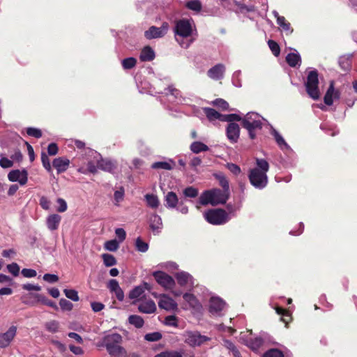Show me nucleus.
<instances>
[{
	"label": "nucleus",
	"mask_w": 357,
	"mask_h": 357,
	"mask_svg": "<svg viewBox=\"0 0 357 357\" xmlns=\"http://www.w3.org/2000/svg\"><path fill=\"white\" fill-rule=\"evenodd\" d=\"M257 167L250 170L248 178L250 183L256 188L263 189L268 184L266 173L269 170V164L262 158H256Z\"/></svg>",
	"instance_id": "f257e3e1"
},
{
	"label": "nucleus",
	"mask_w": 357,
	"mask_h": 357,
	"mask_svg": "<svg viewBox=\"0 0 357 357\" xmlns=\"http://www.w3.org/2000/svg\"><path fill=\"white\" fill-rule=\"evenodd\" d=\"M205 220L213 225H224L229 220L227 211L222 208L208 209L204 213Z\"/></svg>",
	"instance_id": "f03ea898"
},
{
	"label": "nucleus",
	"mask_w": 357,
	"mask_h": 357,
	"mask_svg": "<svg viewBox=\"0 0 357 357\" xmlns=\"http://www.w3.org/2000/svg\"><path fill=\"white\" fill-rule=\"evenodd\" d=\"M318 75L317 70L310 71L307 77V81L305 83L306 92L313 100H318L320 97Z\"/></svg>",
	"instance_id": "7ed1b4c3"
},
{
	"label": "nucleus",
	"mask_w": 357,
	"mask_h": 357,
	"mask_svg": "<svg viewBox=\"0 0 357 357\" xmlns=\"http://www.w3.org/2000/svg\"><path fill=\"white\" fill-rule=\"evenodd\" d=\"M174 31L176 36L186 38L192 35V27L188 19H181L175 22Z\"/></svg>",
	"instance_id": "20e7f679"
},
{
	"label": "nucleus",
	"mask_w": 357,
	"mask_h": 357,
	"mask_svg": "<svg viewBox=\"0 0 357 357\" xmlns=\"http://www.w3.org/2000/svg\"><path fill=\"white\" fill-rule=\"evenodd\" d=\"M184 342L192 347H199L209 340L205 335H202L198 331H185L183 334Z\"/></svg>",
	"instance_id": "39448f33"
},
{
	"label": "nucleus",
	"mask_w": 357,
	"mask_h": 357,
	"mask_svg": "<svg viewBox=\"0 0 357 357\" xmlns=\"http://www.w3.org/2000/svg\"><path fill=\"white\" fill-rule=\"evenodd\" d=\"M153 276L158 284L166 290L172 289L175 286V281L174 278L164 271H154L153 273Z\"/></svg>",
	"instance_id": "423d86ee"
},
{
	"label": "nucleus",
	"mask_w": 357,
	"mask_h": 357,
	"mask_svg": "<svg viewBox=\"0 0 357 357\" xmlns=\"http://www.w3.org/2000/svg\"><path fill=\"white\" fill-rule=\"evenodd\" d=\"M168 27L169 24L167 22H163L160 27L152 26L144 32V36L149 40L161 38L165 35Z\"/></svg>",
	"instance_id": "0eeeda50"
},
{
	"label": "nucleus",
	"mask_w": 357,
	"mask_h": 357,
	"mask_svg": "<svg viewBox=\"0 0 357 357\" xmlns=\"http://www.w3.org/2000/svg\"><path fill=\"white\" fill-rule=\"evenodd\" d=\"M8 178L11 182L18 181L21 185H24L28 181V172L23 169L11 170L8 174Z\"/></svg>",
	"instance_id": "6e6552de"
},
{
	"label": "nucleus",
	"mask_w": 357,
	"mask_h": 357,
	"mask_svg": "<svg viewBox=\"0 0 357 357\" xmlns=\"http://www.w3.org/2000/svg\"><path fill=\"white\" fill-rule=\"evenodd\" d=\"M17 334V326H11L6 332L0 334V348L3 349L10 345Z\"/></svg>",
	"instance_id": "1a4fd4ad"
},
{
	"label": "nucleus",
	"mask_w": 357,
	"mask_h": 357,
	"mask_svg": "<svg viewBox=\"0 0 357 357\" xmlns=\"http://www.w3.org/2000/svg\"><path fill=\"white\" fill-rule=\"evenodd\" d=\"M211 190L215 206L225 204L230 197V192H227L224 190L213 188Z\"/></svg>",
	"instance_id": "9d476101"
},
{
	"label": "nucleus",
	"mask_w": 357,
	"mask_h": 357,
	"mask_svg": "<svg viewBox=\"0 0 357 357\" xmlns=\"http://www.w3.org/2000/svg\"><path fill=\"white\" fill-rule=\"evenodd\" d=\"M240 127L236 123H228L226 128V135L229 141L232 143H236L240 136Z\"/></svg>",
	"instance_id": "9b49d317"
},
{
	"label": "nucleus",
	"mask_w": 357,
	"mask_h": 357,
	"mask_svg": "<svg viewBox=\"0 0 357 357\" xmlns=\"http://www.w3.org/2000/svg\"><path fill=\"white\" fill-rule=\"evenodd\" d=\"M340 98V92L339 90H335L334 81H331L329 87L324 96V101L326 105L331 106L333 103V99H339Z\"/></svg>",
	"instance_id": "f8f14e48"
},
{
	"label": "nucleus",
	"mask_w": 357,
	"mask_h": 357,
	"mask_svg": "<svg viewBox=\"0 0 357 357\" xmlns=\"http://www.w3.org/2000/svg\"><path fill=\"white\" fill-rule=\"evenodd\" d=\"M149 222L150 229L155 234L160 232V230L162 228V222L160 215L155 213L151 215Z\"/></svg>",
	"instance_id": "ddd939ff"
},
{
	"label": "nucleus",
	"mask_w": 357,
	"mask_h": 357,
	"mask_svg": "<svg viewBox=\"0 0 357 357\" xmlns=\"http://www.w3.org/2000/svg\"><path fill=\"white\" fill-rule=\"evenodd\" d=\"M242 127L248 130L250 138L254 139L256 137L255 130L262 128V122L257 121H252L250 123L248 121L245 120V125H243Z\"/></svg>",
	"instance_id": "4468645a"
},
{
	"label": "nucleus",
	"mask_w": 357,
	"mask_h": 357,
	"mask_svg": "<svg viewBox=\"0 0 357 357\" xmlns=\"http://www.w3.org/2000/svg\"><path fill=\"white\" fill-rule=\"evenodd\" d=\"M160 297L161 298L158 302V306L160 308L165 309L166 310H173L177 307V304L170 297L165 294H162Z\"/></svg>",
	"instance_id": "2eb2a0df"
},
{
	"label": "nucleus",
	"mask_w": 357,
	"mask_h": 357,
	"mask_svg": "<svg viewBox=\"0 0 357 357\" xmlns=\"http://www.w3.org/2000/svg\"><path fill=\"white\" fill-rule=\"evenodd\" d=\"M70 165V160L66 158L59 157L54 159L52 162L53 167L56 169L57 174L66 172Z\"/></svg>",
	"instance_id": "dca6fc26"
},
{
	"label": "nucleus",
	"mask_w": 357,
	"mask_h": 357,
	"mask_svg": "<svg viewBox=\"0 0 357 357\" xmlns=\"http://www.w3.org/2000/svg\"><path fill=\"white\" fill-rule=\"evenodd\" d=\"M225 68L222 63H218L208 70L207 75L211 79L218 80L223 77Z\"/></svg>",
	"instance_id": "f3484780"
},
{
	"label": "nucleus",
	"mask_w": 357,
	"mask_h": 357,
	"mask_svg": "<svg viewBox=\"0 0 357 357\" xmlns=\"http://www.w3.org/2000/svg\"><path fill=\"white\" fill-rule=\"evenodd\" d=\"M122 342V336L119 333H112L104 337V344L106 348L118 345Z\"/></svg>",
	"instance_id": "a211bd4d"
},
{
	"label": "nucleus",
	"mask_w": 357,
	"mask_h": 357,
	"mask_svg": "<svg viewBox=\"0 0 357 357\" xmlns=\"http://www.w3.org/2000/svg\"><path fill=\"white\" fill-rule=\"evenodd\" d=\"M61 220V217L58 214H52L47 218L46 224L47 228L51 230H56Z\"/></svg>",
	"instance_id": "6ab92c4d"
},
{
	"label": "nucleus",
	"mask_w": 357,
	"mask_h": 357,
	"mask_svg": "<svg viewBox=\"0 0 357 357\" xmlns=\"http://www.w3.org/2000/svg\"><path fill=\"white\" fill-rule=\"evenodd\" d=\"M225 305L221 298L213 297L210 300L209 311L212 313L220 312L224 309Z\"/></svg>",
	"instance_id": "aec40b11"
},
{
	"label": "nucleus",
	"mask_w": 357,
	"mask_h": 357,
	"mask_svg": "<svg viewBox=\"0 0 357 357\" xmlns=\"http://www.w3.org/2000/svg\"><path fill=\"white\" fill-rule=\"evenodd\" d=\"M138 310L142 313L151 314L155 312L156 305L153 301L149 300L139 304Z\"/></svg>",
	"instance_id": "412c9836"
},
{
	"label": "nucleus",
	"mask_w": 357,
	"mask_h": 357,
	"mask_svg": "<svg viewBox=\"0 0 357 357\" xmlns=\"http://www.w3.org/2000/svg\"><path fill=\"white\" fill-rule=\"evenodd\" d=\"M155 56L153 50L150 46H145L140 52L139 59L141 61H151Z\"/></svg>",
	"instance_id": "4be33fe9"
},
{
	"label": "nucleus",
	"mask_w": 357,
	"mask_h": 357,
	"mask_svg": "<svg viewBox=\"0 0 357 357\" xmlns=\"http://www.w3.org/2000/svg\"><path fill=\"white\" fill-rule=\"evenodd\" d=\"M275 16L277 18V23L282 28V30L285 31L287 34L291 33L293 29L291 26V24L287 21L285 17L279 15L278 13H275Z\"/></svg>",
	"instance_id": "5701e85b"
},
{
	"label": "nucleus",
	"mask_w": 357,
	"mask_h": 357,
	"mask_svg": "<svg viewBox=\"0 0 357 357\" xmlns=\"http://www.w3.org/2000/svg\"><path fill=\"white\" fill-rule=\"evenodd\" d=\"M213 176L218 181L220 186L222 188V190L230 192L229 181L223 173L219 172L213 174Z\"/></svg>",
	"instance_id": "b1692460"
},
{
	"label": "nucleus",
	"mask_w": 357,
	"mask_h": 357,
	"mask_svg": "<svg viewBox=\"0 0 357 357\" xmlns=\"http://www.w3.org/2000/svg\"><path fill=\"white\" fill-rule=\"evenodd\" d=\"M106 349L112 357H121L126 354L125 349L119 344L109 347Z\"/></svg>",
	"instance_id": "393cba45"
},
{
	"label": "nucleus",
	"mask_w": 357,
	"mask_h": 357,
	"mask_svg": "<svg viewBox=\"0 0 357 357\" xmlns=\"http://www.w3.org/2000/svg\"><path fill=\"white\" fill-rule=\"evenodd\" d=\"M213 202L214 199H213L211 190L203 192L199 198V204L203 206H206L208 204H211L212 206H215Z\"/></svg>",
	"instance_id": "a878e982"
},
{
	"label": "nucleus",
	"mask_w": 357,
	"mask_h": 357,
	"mask_svg": "<svg viewBox=\"0 0 357 357\" xmlns=\"http://www.w3.org/2000/svg\"><path fill=\"white\" fill-rule=\"evenodd\" d=\"M98 167L103 171L112 172L116 168V166L111 160L101 159L98 161Z\"/></svg>",
	"instance_id": "bb28decb"
},
{
	"label": "nucleus",
	"mask_w": 357,
	"mask_h": 357,
	"mask_svg": "<svg viewBox=\"0 0 357 357\" xmlns=\"http://www.w3.org/2000/svg\"><path fill=\"white\" fill-rule=\"evenodd\" d=\"M264 340L260 337L250 338L246 341L245 344L252 351H257L263 344Z\"/></svg>",
	"instance_id": "cd10ccee"
},
{
	"label": "nucleus",
	"mask_w": 357,
	"mask_h": 357,
	"mask_svg": "<svg viewBox=\"0 0 357 357\" xmlns=\"http://www.w3.org/2000/svg\"><path fill=\"white\" fill-rule=\"evenodd\" d=\"M286 62L291 67H296L297 65L301 64V58L298 54L289 53L286 56Z\"/></svg>",
	"instance_id": "c85d7f7f"
},
{
	"label": "nucleus",
	"mask_w": 357,
	"mask_h": 357,
	"mask_svg": "<svg viewBox=\"0 0 357 357\" xmlns=\"http://www.w3.org/2000/svg\"><path fill=\"white\" fill-rule=\"evenodd\" d=\"M166 206L168 208H175L178 204V199L176 194L174 192H167L165 196Z\"/></svg>",
	"instance_id": "c756f323"
},
{
	"label": "nucleus",
	"mask_w": 357,
	"mask_h": 357,
	"mask_svg": "<svg viewBox=\"0 0 357 357\" xmlns=\"http://www.w3.org/2000/svg\"><path fill=\"white\" fill-rule=\"evenodd\" d=\"M33 296L35 298H36L38 302H40V303H42L43 304L45 305H47V306H50L51 307H53L56 310H58V307H57L56 304L54 301L48 299L44 295L39 294H35L33 295Z\"/></svg>",
	"instance_id": "7c9ffc66"
},
{
	"label": "nucleus",
	"mask_w": 357,
	"mask_h": 357,
	"mask_svg": "<svg viewBox=\"0 0 357 357\" xmlns=\"http://www.w3.org/2000/svg\"><path fill=\"white\" fill-rule=\"evenodd\" d=\"M191 275L185 272L177 273L176 275V279L177 280V282L181 287L186 285L191 279Z\"/></svg>",
	"instance_id": "2f4dec72"
},
{
	"label": "nucleus",
	"mask_w": 357,
	"mask_h": 357,
	"mask_svg": "<svg viewBox=\"0 0 357 357\" xmlns=\"http://www.w3.org/2000/svg\"><path fill=\"white\" fill-rule=\"evenodd\" d=\"M208 146L201 142H194L190 145V150L195 153H199L208 150Z\"/></svg>",
	"instance_id": "473e14b6"
},
{
	"label": "nucleus",
	"mask_w": 357,
	"mask_h": 357,
	"mask_svg": "<svg viewBox=\"0 0 357 357\" xmlns=\"http://www.w3.org/2000/svg\"><path fill=\"white\" fill-rule=\"evenodd\" d=\"M128 321L130 324L135 326L137 328H141L144 324L143 318L139 315H130L128 317Z\"/></svg>",
	"instance_id": "72a5a7b5"
},
{
	"label": "nucleus",
	"mask_w": 357,
	"mask_h": 357,
	"mask_svg": "<svg viewBox=\"0 0 357 357\" xmlns=\"http://www.w3.org/2000/svg\"><path fill=\"white\" fill-rule=\"evenodd\" d=\"M145 199L147 202V205L152 208H156L159 206V199L158 197L153 194H147L145 195Z\"/></svg>",
	"instance_id": "f704fd0d"
},
{
	"label": "nucleus",
	"mask_w": 357,
	"mask_h": 357,
	"mask_svg": "<svg viewBox=\"0 0 357 357\" xmlns=\"http://www.w3.org/2000/svg\"><path fill=\"white\" fill-rule=\"evenodd\" d=\"M223 345L225 348L232 352L234 357H241L240 351L231 340H224Z\"/></svg>",
	"instance_id": "c9c22d12"
},
{
	"label": "nucleus",
	"mask_w": 357,
	"mask_h": 357,
	"mask_svg": "<svg viewBox=\"0 0 357 357\" xmlns=\"http://www.w3.org/2000/svg\"><path fill=\"white\" fill-rule=\"evenodd\" d=\"M203 110L207 119L211 121L220 118V113L213 108L204 107Z\"/></svg>",
	"instance_id": "e433bc0d"
},
{
	"label": "nucleus",
	"mask_w": 357,
	"mask_h": 357,
	"mask_svg": "<svg viewBox=\"0 0 357 357\" xmlns=\"http://www.w3.org/2000/svg\"><path fill=\"white\" fill-rule=\"evenodd\" d=\"M185 7L189 10L199 12L202 8V5L199 0H191L185 3Z\"/></svg>",
	"instance_id": "4c0bfd02"
},
{
	"label": "nucleus",
	"mask_w": 357,
	"mask_h": 357,
	"mask_svg": "<svg viewBox=\"0 0 357 357\" xmlns=\"http://www.w3.org/2000/svg\"><path fill=\"white\" fill-rule=\"evenodd\" d=\"M121 64L124 70H130L136 66L137 59L134 57H128L122 60Z\"/></svg>",
	"instance_id": "58836bf2"
},
{
	"label": "nucleus",
	"mask_w": 357,
	"mask_h": 357,
	"mask_svg": "<svg viewBox=\"0 0 357 357\" xmlns=\"http://www.w3.org/2000/svg\"><path fill=\"white\" fill-rule=\"evenodd\" d=\"M155 357H183V352L173 350H167L160 352Z\"/></svg>",
	"instance_id": "ea45409f"
},
{
	"label": "nucleus",
	"mask_w": 357,
	"mask_h": 357,
	"mask_svg": "<svg viewBox=\"0 0 357 357\" xmlns=\"http://www.w3.org/2000/svg\"><path fill=\"white\" fill-rule=\"evenodd\" d=\"M102 258L103 259L104 264L107 266H112L116 264L115 257L110 254H102Z\"/></svg>",
	"instance_id": "a19ab883"
},
{
	"label": "nucleus",
	"mask_w": 357,
	"mask_h": 357,
	"mask_svg": "<svg viewBox=\"0 0 357 357\" xmlns=\"http://www.w3.org/2000/svg\"><path fill=\"white\" fill-rule=\"evenodd\" d=\"M211 103L213 106H215L223 111L227 110L229 108V103L222 98H216Z\"/></svg>",
	"instance_id": "79ce46f5"
},
{
	"label": "nucleus",
	"mask_w": 357,
	"mask_h": 357,
	"mask_svg": "<svg viewBox=\"0 0 357 357\" xmlns=\"http://www.w3.org/2000/svg\"><path fill=\"white\" fill-rule=\"evenodd\" d=\"M98 165H96L92 161H89L88 163H87V167H86V169H84L83 167L82 168H79L78 169L79 172L80 173H82V174H86V172H90L91 174H96L97 172V169H98Z\"/></svg>",
	"instance_id": "37998d69"
},
{
	"label": "nucleus",
	"mask_w": 357,
	"mask_h": 357,
	"mask_svg": "<svg viewBox=\"0 0 357 357\" xmlns=\"http://www.w3.org/2000/svg\"><path fill=\"white\" fill-rule=\"evenodd\" d=\"M263 357H284V354L279 349H270L263 354Z\"/></svg>",
	"instance_id": "c03bdc74"
},
{
	"label": "nucleus",
	"mask_w": 357,
	"mask_h": 357,
	"mask_svg": "<svg viewBox=\"0 0 357 357\" xmlns=\"http://www.w3.org/2000/svg\"><path fill=\"white\" fill-rule=\"evenodd\" d=\"M135 246L139 252H145L149 250V244L143 241L140 237L136 239Z\"/></svg>",
	"instance_id": "a18cd8bd"
},
{
	"label": "nucleus",
	"mask_w": 357,
	"mask_h": 357,
	"mask_svg": "<svg viewBox=\"0 0 357 357\" xmlns=\"http://www.w3.org/2000/svg\"><path fill=\"white\" fill-rule=\"evenodd\" d=\"M268 45L273 54L275 56H278L280 54V47L278 43L275 42V40H269L268 41Z\"/></svg>",
	"instance_id": "49530a36"
},
{
	"label": "nucleus",
	"mask_w": 357,
	"mask_h": 357,
	"mask_svg": "<svg viewBox=\"0 0 357 357\" xmlns=\"http://www.w3.org/2000/svg\"><path fill=\"white\" fill-rule=\"evenodd\" d=\"M59 324L56 320H52L50 321H48L45 323V327L47 331H48L50 333H56L59 329Z\"/></svg>",
	"instance_id": "de8ad7c7"
},
{
	"label": "nucleus",
	"mask_w": 357,
	"mask_h": 357,
	"mask_svg": "<svg viewBox=\"0 0 357 357\" xmlns=\"http://www.w3.org/2000/svg\"><path fill=\"white\" fill-rule=\"evenodd\" d=\"M144 293V289L141 286L135 287L132 289L128 295L130 299H135L139 298Z\"/></svg>",
	"instance_id": "09e8293b"
},
{
	"label": "nucleus",
	"mask_w": 357,
	"mask_h": 357,
	"mask_svg": "<svg viewBox=\"0 0 357 357\" xmlns=\"http://www.w3.org/2000/svg\"><path fill=\"white\" fill-rule=\"evenodd\" d=\"M41 162L43 167L49 172L52 171V166L48 155L45 152L41 153Z\"/></svg>",
	"instance_id": "8fccbe9b"
},
{
	"label": "nucleus",
	"mask_w": 357,
	"mask_h": 357,
	"mask_svg": "<svg viewBox=\"0 0 357 357\" xmlns=\"http://www.w3.org/2000/svg\"><path fill=\"white\" fill-rule=\"evenodd\" d=\"M119 247V243L115 239L107 241L105 243V248L109 251L114 252L117 250Z\"/></svg>",
	"instance_id": "3c124183"
},
{
	"label": "nucleus",
	"mask_w": 357,
	"mask_h": 357,
	"mask_svg": "<svg viewBox=\"0 0 357 357\" xmlns=\"http://www.w3.org/2000/svg\"><path fill=\"white\" fill-rule=\"evenodd\" d=\"M26 134L36 139L40 138L43 135L42 131L40 129L31 127L26 128Z\"/></svg>",
	"instance_id": "603ef678"
},
{
	"label": "nucleus",
	"mask_w": 357,
	"mask_h": 357,
	"mask_svg": "<svg viewBox=\"0 0 357 357\" xmlns=\"http://www.w3.org/2000/svg\"><path fill=\"white\" fill-rule=\"evenodd\" d=\"M153 169H163L167 170L172 169V166L167 162H156L152 164Z\"/></svg>",
	"instance_id": "864d4df0"
},
{
	"label": "nucleus",
	"mask_w": 357,
	"mask_h": 357,
	"mask_svg": "<svg viewBox=\"0 0 357 357\" xmlns=\"http://www.w3.org/2000/svg\"><path fill=\"white\" fill-rule=\"evenodd\" d=\"M162 338V334L159 332H153L147 333L144 336V339L149 342L158 341Z\"/></svg>",
	"instance_id": "5fc2aeb1"
},
{
	"label": "nucleus",
	"mask_w": 357,
	"mask_h": 357,
	"mask_svg": "<svg viewBox=\"0 0 357 357\" xmlns=\"http://www.w3.org/2000/svg\"><path fill=\"white\" fill-rule=\"evenodd\" d=\"M64 294L67 298L71 299L73 301H78L79 298L78 293L74 289H64Z\"/></svg>",
	"instance_id": "6e6d98bb"
},
{
	"label": "nucleus",
	"mask_w": 357,
	"mask_h": 357,
	"mask_svg": "<svg viewBox=\"0 0 357 357\" xmlns=\"http://www.w3.org/2000/svg\"><path fill=\"white\" fill-rule=\"evenodd\" d=\"M185 197L195 198L198 195V190L194 187H188L183 190Z\"/></svg>",
	"instance_id": "4d7b16f0"
},
{
	"label": "nucleus",
	"mask_w": 357,
	"mask_h": 357,
	"mask_svg": "<svg viewBox=\"0 0 357 357\" xmlns=\"http://www.w3.org/2000/svg\"><path fill=\"white\" fill-rule=\"evenodd\" d=\"M59 305L61 310L63 311H70L73 307V303L65 298H61L59 301Z\"/></svg>",
	"instance_id": "13d9d810"
},
{
	"label": "nucleus",
	"mask_w": 357,
	"mask_h": 357,
	"mask_svg": "<svg viewBox=\"0 0 357 357\" xmlns=\"http://www.w3.org/2000/svg\"><path fill=\"white\" fill-rule=\"evenodd\" d=\"M273 135L274 136V138L278 144L279 146L282 147V146H284L286 147L288 146V144L286 143L283 137L279 134L278 131L275 130H273L272 132Z\"/></svg>",
	"instance_id": "bf43d9fd"
},
{
	"label": "nucleus",
	"mask_w": 357,
	"mask_h": 357,
	"mask_svg": "<svg viewBox=\"0 0 357 357\" xmlns=\"http://www.w3.org/2000/svg\"><path fill=\"white\" fill-rule=\"evenodd\" d=\"M8 271L14 276H17L20 273V266L17 263H12L7 266Z\"/></svg>",
	"instance_id": "052dcab7"
},
{
	"label": "nucleus",
	"mask_w": 357,
	"mask_h": 357,
	"mask_svg": "<svg viewBox=\"0 0 357 357\" xmlns=\"http://www.w3.org/2000/svg\"><path fill=\"white\" fill-rule=\"evenodd\" d=\"M226 167L232 174L236 176L238 175L241 172L240 167L234 163L228 162L227 163Z\"/></svg>",
	"instance_id": "680f3d73"
},
{
	"label": "nucleus",
	"mask_w": 357,
	"mask_h": 357,
	"mask_svg": "<svg viewBox=\"0 0 357 357\" xmlns=\"http://www.w3.org/2000/svg\"><path fill=\"white\" fill-rule=\"evenodd\" d=\"M245 120L248 121L250 123H252V121H261L259 119L257 114L250 113H248L244 118H242L241 126L245 125Z\"/></svg>",
	"instance_id": "e2e57ef3"
},
{
	"label": "nucleus",
	"mask_w": 357,
	"mask_h": 357,
	"mask_svg": "<svg viewBox=\"0 0 357 357\" xmlns=\"http://www.w3.org/2000/svg\"><path fill=\"white\" fill-rule=\"evenodd\" d=\"M56 202L59 204V206L56 209V211L58 212L63 213L67 210V208H68L67 203L63 199L58 198L56 199Z\"/></svg>",
	"instance_id": "0e129e2a"
},
{
	"label": "nucleus",
	"mask_w": 357,
	"mask_h": 357,
	"mask_svg": "<svg viewBox=\"0 0 357 357\" xmlns=\"http://www.w3.org/2000/svg\"><path fill=\"white\" fill-rule=\"evenodd\" d=\"M183 297L184 300L191 305H195L197 302L196 297L192 294L185 293Z\"/></svg>",
	"instance_id": "69168bd1"
},
{
	"label": "nucleus",
	"mask_w": 357,
	"mask_h": 357,
	"mask_svg": "<svg viewBox=\"0 0 357 357\" xmlns=\"http://www.w3.org/2000/svg\"><path fill=\"white\" fill-rule=\"evenodd\" d=\"M43 280L50 283H54L59 280V277L54 274L46 273L43 275Z\"/></svg>",
	"instance_id": "338daca9"
},
{
	"label": "nucleus",
	"mask_w": 357,
	"mask_h": 357,
	"mask_svg": "<svg viewBox=\"0 0 357 357\" xmlns=\"http://www.w3.org/2000/svg\"><path fill=\"white\" fill-rule=\"evenodd\" d=\"M40 205L44 210H49L50 208V201L47 197L42 196L40 199Z\"/></svg>",
	"instance_id": "774afa93"
}]
</instances>
